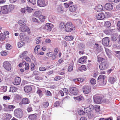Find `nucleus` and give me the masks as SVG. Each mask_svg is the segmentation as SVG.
I'll return each instance as SVG.
<instances>
[{"label":"nucleus","mask_w":120,"mask_h":120,"mask_svg":"<svg viewBox=\"0 0 120 120\" xmlns=\"http://www.w3.org/2000/svg\"><path fill=\"white\" fill-rule=\"evenodd\" d=\"M97 59L98 62L101 63L99 65L100 69L102 70L106 69L108 67L109 65L108 63L105 61V59L101 57L99 55L98 56Z\"/></svg>","instance_id":"obj_1"},{"label":"nucleus","mask_w":120,"mask_h":120,"mask_svg":"<svg viewBox=\"0 0 120 120\" xmlns=\"http://www.w3.org/2000/svg\"><path fill=\"white\" fill-rule=\"evenodd\" d=\"M14 8V5L12 4L2 6L0 8L1 13L4 14H8L12 11Z\"/></svg>","instance_id":"obj_2"},{"label":"nucleus","mask_w":120,"mask_h":120,"mask_svg":"<svg viewBox=\"0 0 120 120\" xmlns=\"http://www.w3.org/2000/svg\"><path fill=\"white\" fill-rule=\"evenodd\" d=\"M14 114L16 117L19 118H22L23 115V112L20 108L16 109L15 110Z\"/></svg>","instance_id":"obj_3"},{"label":"nucleus","mask_w":120,"mask_h":120,"mask_svg":"<svg viewBox=\"0 0 120 120\" xmlns=\"http://www.w3.org/2000/svg\"><path fill=\"white\" fill-rule=\"evenodd\" d=\"M72 23L71 22H67L65 25V30L68 32H70L72 30Z\"/></svg>","instance_id":"obj_4"},{"label":"nucleus","mask_w":120,"mask_h":120,"mask_svg":"<svg viewBox=\"0 0 120 120\" xmlns=\"http://www.w3.org/2000/svg\"><path fill=\"white\" fill-rule=\"evenodd\" d=\"M3 66L5 70L8 71L10 70L11 68V64L7 61H5L3 63Z\"/></svg>","instance_id":"obj_5"},{"label":"nucleus","mask_w":120,"mask_h":120,"mask_svg":"<svg viewBox=\"0 0 120 120\" xmlns=\"http://www.w3.org/2000/svg\"><path fill=\"white\" fill-rule=\"evenodd\" d=\"M94 102L97 104L101 103L103 101V98L101 96H94Z\"/></svg>","instance_id":"obj_6"},{"label":"nucleus","mask_w":120,"mask_h":120,"mask_svg":"<svg viewBox=\"0 0 120 120\" xmlns=\"http://www.w3.org/2000/svg\"><path fill=\"white\" fill-rule=\"evenodd\" d=\"M69 90L71 94L74 95H76L78 93V90L75 87H71L69 88Z\"/></svg>","instance_id":"obj_7"},{"label":"nucleus","mask_w":120,"mask_h":120,"mask_svg":"<svg viewBox=\"0 0 120 120\" xmlns=\"http://www.w3.org/2000/svg\"><path fill=\"white\" fill-rule=\"evenodd\" d=\"M82 90L84 94H88L91 91V87L89 86H83Z\"/></svg>","instance_id":"obj_8"},{"label":"nucleus","mask_w":120,"mask_h":120,"mask_svg":"<svg viewBox=\"0 0 120 120\" xmlns=\"http://www.w3.org/2000/svg\"><path fill=\"white\" fill-rule=\"evenodd\" d=\"M22 32H24L26 31L27 32L28 34L30 33V30L28 27L26 25L20 27L19 29Z\"/></svg>","instance_id":"obj_9"},{"label":"nucleus","mask_w":120,"mask_h":120,"mask_svg":"<svg viewBox=\"0 0 120 120\" xmlns=\"http://www.w3.org/2000/svg\"><path fill=\"white\" fill-rule=\"evenodd\" d=\"M110 40L108 37L103 38L102 40V43L103 45L105 46H109Z\"/></svg>","instance_id":"obj_10"},{"label":"nucleus","mask_w":120,"mask_h":120,"mask_svg":"<svg viewBox=\"0 0 120 120\" xmlns=\"http://www.w3.org/2000/svg\"><path fill=\"white\" fill-rule=\"evenodd\" d=\"M105 17V15L103 13H100L96 15V18L98 20H102Z\"/></svg>","instance_id":"obj_11"},{"label":"nucleus","mask_w":120,"mask_h":120,"mask_svg":"<svg viewBox=\"0 0 120 120\" xmlns=\"http://www.w3.org/2000/svg\"><path fill=\"white\" fill-rule=\"evenodd\" d=\"M21 79L20 78L18 77H16L12 83L14 85H19Z\"/></svg>","instance_id":"obj_12"},{"label":"nucleus","mask_w":120,"mask_h":120,"mask_svg":"<svg viewBox=\"0 0 120 120\" xmlns=\"http://www.w3.org/2000/svg\"><path fill=\"white\" fill-rule=\"evenodd\" d=\"M38 5L40 7H43L46 5L44 0H38L37 1Z\"/></svg>","instance_id":"obj_13"},{"label":"nucleus","mask_w":120,"mask_h":120,"mask_svg":"<svg viewBox=\"0 0 120 120\" xmlns=\"http://www.w3.org/2000/svg\"><path fill=\"white\" fill-rule=\"evenodd\" d=\"M87 57L85 56H82L79 59V62L81 64H83L85 63L86 61Z\"/></svg>","instance_id":"obj_14"},{"label":"nucleus","mask_w":120,"mask_h":120,"mask_svg":"<svg viewBox=\"0 0 120 120\" xmlns=\"http://www.w3.org/2000/svg\"><path fill=\"white\" fill-rule=\"evenodd\" d=\"M105 8L107 10H111L113 9V6L111 4L107 3L105 4Z\"/></svg>","instance_id":"obj_15"},{"label":"nucleus","mask_w":120,"mask_h":120,"mask_svg":"<svg viewBox=\"0 0 120 120\" xmlns=\"http://www.w3.org/2000/svg\"><path fill=\"white\" fill-rule=\"evenodd\" d=\"M30 101V100L29 99L26 98H25L22 99L21 103L22 104L26 105L29 104Z\"/></svg>","instance_id":"obj_16"},{"label":"nucleus","mask_w":120,"mask_h":120,"mask_svg":"<svg viewBox=\"0 0 120 120\" xmlns=\"http://www.w3.org/2000/svg\"><path fill=\"white\" fill-rule=\"evenodd\" d=\"M15 108V106L13 105H8L7 107L5 108V110L7 111H12L14 108Z\"/></svg>","instance_id":"obj_17"},{"label":"nucleus","mask_w":120,"mask_h":120,"mask_svg":"<svg viewBox=\"0 0 120 120\" xmlns=\"http://www.w3.org/2000/svg\"><path fill=\"white\" fill-rule=\"evenodd\" d=\"M105 76L104 75H100L98 78V82H101L103 83L104 82L105 79Z\"/></svg>","instance_id":"obj_18"},{"label":"nucleus","mask_w":120,"mask_h":120,"mask_svg":"<svg viewBox=\"0 0 120 120\" xmlns=\"http://www.w3.org/2000/svg\"><path fill=\"white\" fill-rule=\"evenodd\" d=\"M28 118L31 120H37V117L36 114H33L29 115L28 116Z\"/></svg>","instance_id":"obj_19"},{"label":"nucleus","mask_w":120,"mask_h":120,"mask_svg":"<svg viewBox=\"0 0 120 120\" xmlns=\"http://www.w3.org/2000/svg\"><path fill=\"white\" fill-rule=\"evenodd\" d=\"M103 7L102 5L99 4L95 7V9L98 12L102 11L103 10Z\"/></svg>","instance_id":"obj_20"},{"label":"nucleus","mask_w":120,"mask_h":120,"mask_svg":"<svg viewBox=\"0 0 120 120\" xmlns=\"http://www.w3.org/2000/svg\"><path fill=\"white\" fill-rule=\"evenodd\" d=\"M57 11L60 13H63L64 12V8L61 5H59L57 8Z\"/></svg>","instance_id":"obj_21"},{"label":"nucleus","mask_w":120,"mask_h":120,"mask_svg":"<svg viewBox=\"0 0 120 120\" xmlns=\"http://www.w3.org/2000/svg\"><path fill=\"white\" fill-rule=\"evenodd\" d=\"M32 90V87L30 86H26L24 87V91L27 93L30 91Z\"/></svg>","instance_id":"obj_22"},{"label":"nucleus","mask_w":120,"mask_h":120,"mask_svg":"<svg viewBox=\"0 0 120 120\" xmlns=\"http://www.w3.org/2000/svg\"><path fill=\"white\" fill-rule=\"evenodd\" d=\"M116 79L115 77L112 76H110L109 79V81L111 84H113L115 82Z\"/></svg>","instance_id":"obj_23"},{"label":"nucleus","mask_w":120,"mask_h":120,"mask_svg":"<svg viewBox=\"0 0 120 120\" xmlns=\"http://www.w3.org/2000/svg\"><path fill=\"white\" fill-rule=\"evenodd\" d=\"M77 7L75 5H73L71 6L69 8V10L71 12H75L76 9Z\"/></svg>","instance_id":"obj_24"},{"label":"nucleus","mask_w":120,"mask_h":120,"mask_svg":"<svg viewBox=\"0 0 120 120\" xmlns=\"http://www.w3.org/2000/svg\"><path fill=\"white\" fill-rule=\"evenodd\" d=\"M47 26L48 27L46 29V30L48 31H50L53 27V26L52 24L49 23H47Z\"/></svg>","instance_id":"obj_25"},{"label":"nucleus","mask_w":120,"mask_h":120,"mask_svg":"<svg viewBox=\"0 0 120 120\" xmlns=\"http://www.w3.org/2000/svg\"><path fill=\"white\" fill-rule=\"evenodd\" d=\"M74 98L75 100H76L79 101L82 100L84 99L83 97L81 95L76 97H74Z\"/></svg>","instance_id":"obj_26"},{"label":"nucleus","mask_w":120,"mask_h":120,"mask_svg":"<svg viewBox=\"0 0 120 120\" xmlns=\"http://www.w3.org/2000/svg\"><path fill=\"white\" fill-rule=\"evenodd\" d=\"M37 93L38 94L40 98H41L43 95V94L42 91L40 89H38Z\"/></svg>","instance_id":"obj_27"},{"label":"nucleus","mask_w":120,"mask_h":120,"mask_svg":"<svg viewBox=\"0 0 120 120\" xmlns=\"http://www.w3.org/2000/svg\"><path fill=\"white\" fill-rule=\"evenodd\" d=\"M104 33L106 34L109 35L112 33V32L111 30L109 29H106L104 31Z\"/></svg>","instance_id":"obj_28"},{"label":"nucleus","mask_w":120,"mask_h":120,"mask_svg":"<svg viewBox=\"0 0 120 120\" xmlns=\"http://www.w3.org/2000/svg\"><path fill=\"white\" fill-rule=\"evenodd\" d=\"M73 38L74 37L71 36H66L65 38V39L66 41H71Z\"/></svg>","instance_id":"obj_29"},{"label":"nucleus","mask_w":120,"mask_h":120,"mask_svg":"<svg viewBox=\"0 0 120 120\" xmlns=\"http://www.w3.org/2000/svg\"><path fill=\"white\" fill-rule=\"evenodd\" d=\"M40 12L39 11H37L35 12L34 14V16L38 18L41 15Z\"/></svg>","instance_id":"obj_30"},{"label":"nucleus","mask_w":120,"mask_h":120,"mask_svg":"<svg viewBox=\"0 0 120 120\" xmlns=\"http://www.w3.org/2000/svg\"><path fill=\"white\" fill-rule=\"evenodd\" d=\"M73 69V66L72 64H70L68 68V71L69 72L72 71Z\"/></svg>","instance_id":"obj_31"},{"label":"nucleus","mask_w":120,"mask_h":120,"mask_svg":"<svg viewBox=\"0 0 120 120\" xmlns=\"http://www.w3.org/2000/svg\"><path fill=\"white\" fill-rule=\"evenodd\" d=\"M79 70L80 71H82L83 70H86V66L84 65H82L81 67L79 68Z\"/></svg>","instance_id":"obj_32"},{"label":"nucleus","mask_w":120,"mask_h":120,"mask_svg":"<svg viewBox=\"0 0 120 120\" xmlns=\"http://www.w3.org/2000/svg\"><path fill=\"white\" fill-rule=\"evenodd\" d=\"M55 19V17L54 16H50L49 18V20L51 22H54Z\"/></svg>","instance_id":"obj_33"},{"label":"nucleus","mask_w":120,"mask_h":120,"mask_svg":"<svg viewBox=\"0 0 120 120\" xmlns=\"http://www.w3.org/2000/svg\"><path fill=\"white\" fill-rule=\"evenodd\" d=\"M16 90V88L13 87H10V92H15Z\"/></svg>","instance_id":"obj_34"},{"label":"nucleus","mask_w":120,"mask_h":120,"mask_svg":"<svg viewBox=\"0 0 120 120\" xmlns=\"http://www.w3.org/2000/svg\"><path fill=\"white\" fill-rule=\"evenodd\" d=\"M11 117V116L10 114H7L5 116V118L6 120H9L10 119Z\"/></svg>","instance_id":"obj_35"},{"label":"nucleus","mask_w":120,"mask_h":120,"mask_svg":"<svg viewBox=\"0 0 120 120\" xmlns=\"http://www.w3.org/2000/svg\"><path fill=\"white\" fill-rule=\"evenodd\" d=\"M66 24H65L63 22H61L59 24V28L61 29L64 28Z\"/></svg>","instance_id":"obj_36"},{"label":"nucleus","mask_w":120,"mask_h":120,"mask_svg":"<svg viewBox=\"0 0 120 120\" xmlns=\"http://www.w3.org/2000/svg\"><path fill=\"white\" fill-rule=\"evenodd\" d=\"M104 25L106 27H108L110 26L111 24L109 21H107L105 22Z\"/></svg>","instance_id":"obj_37"},{"label":"nucleus","mask_w":120,"mask_h":120,"mask_svg":"<svg viewBox=\"0 0 120 120\" xmlns=\"http://www.w3.org/2000/svg\"><path fill=\"white\" fill-rule=\"evenodd\" d=\"M26 8V11L29 13L31 12L33 10V9L29 7H27Z\"/></svg>","instance_id":"obj_38"},{"label":"nucleus","mask_w":120,"mask_h":120,"mask_svg":"<svg viewBox=\"0 0 120 120\" xmlns=\"http://www.w3.org/2000/svg\"><path fill=\"white\" fill-rule=\"evenodd\" d=\"M5 36L3 34H0V40L2 41L5 39Z\"/></svg>","instance_id":"obj_39"},{"label":"nucleus","mask_w":120,"mask_h":120,"mask_svg":"<svg viewBox=\"0 0 120 120\" xmlns=\"http://www.w3.org/2000/svg\"><path fill=\"white\" fill-rule=\"evenodd\" d=\"M84 111L85 112L87 113H89L91 111V110L88 107L85 108Z\"/></svg>","instance_id":"obj_40"},{"label":"nucleus","mask_w":120,"mask_h":120,"mask_svg":"<svg viewBox=\"0 0 120 120\" xmlns=\"http://www.w3.org/2000/svg\"><path fill=\"white\" fill-rule=\"evenodd\" d=\"M48 27L47 26V23L45 25H44L42 26L40 28V30H46L47 28Z\"/></svg>","instance_id":"obj_41"},{"label":"nucleus","mask_w":120,"mask_h":120,"mask_svg":"<svg viewBox=\"0 0 120 120\" xmlns=\"http://www.w3.org/2000/svg\"><path fill=\"white\" fill-rule=\"evenodd\" d=\"M90 81L92 85H94L96 84V82L95 79L93 78H92L90 80Z\"/></svg>","instance_id":"obj_42"},{"label":"nucleus","mask_w":120,"mask_h":120,"mask_svg":"<svg viewBox=\"0 0 120 120\" xmlns=\"http://www.w3.org/2000/svg\"><path fill=\"white\" fill-rule=\"evenodd\" d=\"M49 105V103L48 102H44L43 103L42 105L44 107L46 108Z\"/></svg>","instance_id":"obj_43"},{"label":"nucleus","mask_w":120,"mask_h":120,"mask_svg":"<svg viewBox=\"0 0 120 120\" xmlns=\"http://www.w3.org/2000/svg\"><path fill=\"white\" fill-rule=\"evenodd\" d=\"M38 18L41 22H43L45 20L44 17L42 15H41Z\"/></svg>","instance_id":"obj_44"},{"label":"nucleus","mask_w":120,"mask_h":120,"mask_svg":"<svg viewBox=\"0 0 120 120\" xmlns=\"http://www.w3.org/2000/svg\"><path fill=\"white\" fill-rule=\"evenodd\" d=\"M18 22L20 26L24 25L25 24L24 20H20Z\"/></svg>","instance_id":"obj_45"},{"label":"nucleus","mask_w":120,"mask_h":120,"mask_svg":"<svg viewBox=\"0 0 120 120\" xmlns=\"http://www.w3.org/2000/svg\"><path fill=\"white\" fill-rule=\"evenodd\" d=\"M24 44V43L23 41H20L18 43V46L20 48L22 47Z\"/></svg>","instance_id":"obj_46"},{"label":"nucleus","mask_w":120,"mask_h":120,"mask_svg":"<svg viewBox=\"0 0 120 120\" xmlns=\"http://www.w3.org/2000/svg\"><path fill=\"white\" fill-rule=\"evenodd\" d=\"M35 66L34 64L33 63H31L30 65V68L31 71H33L35 69Z\"/></svg>","instance_id":"obj_47"},{"label":"nucleus","mask_w":120,"mask_h":120,"mask_svg":"<svg viewBox=\"0 0 120 120\" xmlns=\"http://www.w3.org/2000/svg\"><path fill=\"white\" fill-rule=\"evenodd\" d=\"M30 66L29 64L28 63H25V69L26 70H28Z\"/></svg>","instance_id":"obj_48"},{"label":"nucleus","mask_w":120,"mask_h":120,"mask_svg":"<svg viewBox=\"0 0 120 120\" xmlns=\"http://www.w3.org/2000/svg\"><path fill=\"white\" fill-rule=\"evenodd\" d=\"M95 109L96 112H98L100 111V106L98 105H95Z\"/></svg>","instance_id":"obj_49"},{"label":"nucleus","mask_w":120,"mask_h":120,"mask_svg":"<svg viewBox=\"0 0 120 120\" xmlns=\"http://www.w3.org/2000/svg\"><path fill=\"white\" fill-rule=\"evenodd\" d=\"M35 79L37 80H41L43 79V78L40 76H36L35 77Z\"/></svg>","instance_id":"obj_50"},{"label":"nucleus","mask_w":120,"mask_h":120,"mask_svg":"<svg viewBox=\"0 0 120 120\" xmlns=\"http://www.w3.org/2000/svg\"><path fill=\"white\" fill-rule=\"evenodd\" d=\"M28 1L34 5L36 4L35 0H27Z\"/></svg>","instance_id":"obj_51"},{"label":"nucleus","mask_w":120,"mask_h":120,"mask_svg":"<svg viewBox=\"0 0 120 120\" xmlns=\"http://www.w3.org/2000/svg\"><path fill=\"white\" fill-rule=\"evenodd\" d=\"M6 48L7 49L9 50L11 48V47L10 44H7L6 45Z\"/></svg>","instance_id":"obj_52"},{"label":"nucleus","mask_w":120,"mask_h":120,"mask_svg":"<svg viewBox=\"0 0 120 120\" xmlns=\"http://www.w3.org/2000/svg\"><path fill=\"white\" fill-rule=\"evenodd\" d=\"M62 78V77L61 76H57L55 77L54 79L55 80L57 81L61 79Z\"/></svg>","instance_id":"obj_53"},{"label":"nucleus","mask_w":120,"mask_h":120,"mask_svg":"<svg viewBox=\"0 0 120 120\" xmlns=\"http://www.w3.org/2000/svg\"><path fill=\"white\" fill-rule=\"evenodd\" d=\"M46 69V68L45 67H41L39 68V70L40 71H45Z\"/></svg>","instance_id":"obj_54"},{"label":"nucleus","mask_w":120,"mask_h":120,"mask_svg":"<svg viewBox=\"0 0 120 120\" xmlns=\"http://www.w3.org/2000/svg\"><path fill=\"white\" fill-rule=\"evenodd\" d=\"M84 114V112L82 110H80L79 111V115H81Z\"/></svg>","instance_id":"obj_55"},{"label":"nucleus","mask_w":120,"mask_h":120,"mask_svg":"<svg viewBox=\"0 0 120 120\" xmlns=\"http://www.w3.org/2000/svg\"><path fill=\"white\" fill-rule=\"evenodd\" d=\"M7 52L5 51H2L1 52V54L3 56H6L7 54Z\"/></svg>","instance_id":"obj_56"},{"label":"nucleus","mask_w":120,"mask_h":120,"mask_svg":"<svg viewBox=\"0 0 120 120\" xmlns=\"http://www.w3.org/2000/svg\"><path fill=\"white\" fill-rule=\"evenodd\" d=\"M53 54L52 53V52H50L47 53L46 55L49 57H51L52 56Z\"/></svg>","instance_id":"obj_57"},{"label":"nucleus","mask_w":120,"mask_h":120,"mask_svg":"<svg viewBox=\"0 0 120 120\" xmlns=\"http://www.w3.org/2000/svg\"><path fill=\"white\" fill-rule=\"evenodd\" d=\"M3 98L5 100H9L10 99V97L9 96H4Z\"/></svg>","instance_id":"obj_58"},{"label":"nucleus","mask_w":120,"mask_h":120,"mask_svg":"<svg viewBox=\"0 0 120 120\" xmlns=\"http://www.w3.org/2000/svg\"><path fill=\"white\" fill-rule=\"evenodd\" d=\"M112 40L113 41H115L117 39V37L115 36H112Z\"/></svg>","instance_id":"obj_59"},{"label":"nucleus","mask_w":120,"mask_h":120,"mask_svg":"<svg viewBox=\"0 0 120 120\" xmlns=\"http://www.w3.org/2000/svg\"><path fill=\"white\" fill-rule=\"evenodd\" d=\"M58 51V48H56L54 50V54L57 55Z\"/></svg>","instance_id":"obj_60"},{"label":"nucleus","mask_w":120,"mask_h":120,"mask_svg":"<svg viewBox=\"0 0 120 120\" xmlns=\"http://www.w3.org/2000/svg\"><path fill=\"white\" fill-rule=\"evenodd\" d=\"M60 104V103H59V102L58 101H56L55 104L54 106L55 107H56L57 106H58Z\"/></svg>","instance_id":"obj_61"},{"label":"nucleus","mask_w":120,"mask_h":120,"mask_svg":"<svg viewBox=\"0 0 120 120\" xmlns=\"http://www.w3.org/2000/svg\"><path fill=\"white\" fill-rule=\"evenodd\" d=\"M56 55L55 54H53L51 56L52 59V60H55L56 57Z\"/></svg>","instance_id":"obj_62"},{"label":"nucleus","mask_w":120,"mask_h":120,"mask_svg":"<svg viewBox=\"0 0 120 120\" xmlns=\"http://www.w3.org/2000/svg\"><path fill=\"white\" fill-rule=\"evenodd\" d=\"M38 72L36 71H34L32 75H37L38 74Z\"/></svg>","instance_id":"obj_63"},{"label":"nucleus","mask_w":120,"mask_h":120,"mask_svg":"<svg viewBox=\"0 0 120 120\" xmlns=\"http://www.w3.org/2000/svg\"><path fill=\"white\" fill-rule=\"evenodd\" d=\"M111 101V100L110 99H105V102L107 104H108Z\"/></svg>","instance_id":"obj_64"}]
</instances>
